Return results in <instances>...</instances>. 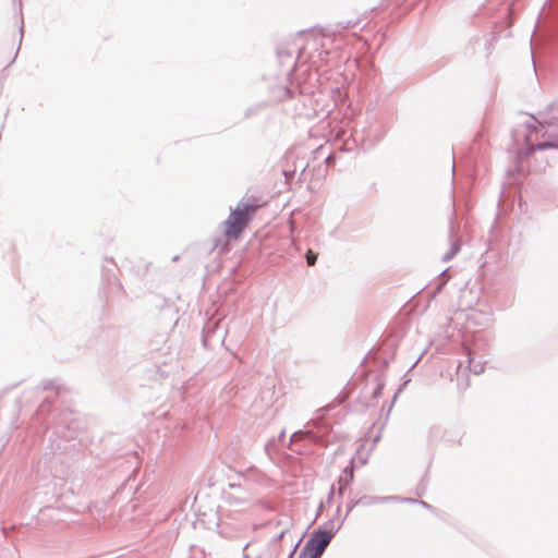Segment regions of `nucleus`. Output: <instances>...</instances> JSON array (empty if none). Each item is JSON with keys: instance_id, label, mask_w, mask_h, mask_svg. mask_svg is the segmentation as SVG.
Masks as SVG:
<instances>
[{"instance_id": "9", "label": "nucleus", "mask_w": 558, "mask_h": 558, "mask_svg": "<svg viewBox=\"0 0 558 558\" xmlns=\"http://www.w3.org/2000/svg\"><path fill=\"white\" fill-rule=\"evenodd\" d=\"M301 438H310L311 440H313L315 442L320 441V436L315 434V432L312 428H307L306 430L294 432L290 438V444H293V442L300 440Z\"/></svg>"}, {"instance_id": "23", "label": "nucleus", "mask_w": 558, "mask_h": 558, "mask_svg": "<svg viewBox=\"0 0 558 558\" xmlns=\"http://www.w3.org/2000/svg\"><path fill=\"white\" fill-rule=\"evenodd\" d=\"M253 113V109H247L245 112V117H250Z\"/></svg>"}, {"instance_id": "3", "label": "nucleus", "mask_w": 558, "mask_h": 558, "mask_svg": "<svg viewBox=\"0 0 558 558\" xmlns=\"http://www.w3.org/2000/svg\"><path fill=\"white\" fill-rule=\"evenodd\" d=\"M341 524L342 522L336 530H326L324 527L315 530L301 550L302 558H320Z\"/></svg>"}, {"instance_id": "27", "label": "nucleus", "mask_w": 558, "mask_h": 558, "mask_svg": "<svg viewBox=\"0 0 558 558\" xmlns=\"http://www.w3.org/2000/svg\"><path fill=\"white\" fill-rule=\"evenodd\" d=\"M401 391V388L395 393L392 402L398 398V393Z\"/></svg>"}, {"instance_id": "21", "label": "nucleus", "mask_w": 558, "mask_h": 558, "mask_svg": "<svg viewBox=\"0 0 558 558\" xmlns=\"http://www.w3.org/2000/svg\"><path fill=\"white\" fill-rule=\"evenodd\" d=\"M326 162L329 165L331 162H333V156L332 155H329L327 158H326Z\"/></svg>"}, {"instance_id": "25", "label": "nucleus", "mask_w": 558, "mask_h": 558, "mask_svg": "<svg viewBox=\"0 0 558 558\" xmlns=\"http://www.w3.org/2000/svg\"><path fill=\"white\" fill-rule=\"evenodd\" d=\"M284 435H286V433H284V430H282V432L279 434V437H278V438H279V440L283 439V438H284Z\"/></svg>"}, {"instance_id": "15", "label": "nucleus", "mask_w": 558, "mask_h": 558, "mask_svg": "<svg viewBox=\"0 0 558 558\" xmlns=\"http://www.w3.org/2000/svg\"><path fill=\"white\" fill-rule=\"evenodd\" d=\"M291 526V523H289L288 521L286 522L284 524V527L280 531V533L275 537V542H280L283 537H284V534L289 531Z\"/></svg>"}, {"instance_id": "7", "label": "nucleus", "mask_w": 558, "mask_h": 558, "mask_svg": "<svg viewBox=\"0 0 558 558\" xmlns=\"http://www.w3.org/2000/svg\"><path fill=\"white\" fill-rule=\"evenodd\" d=\"M392 499L393 498H390V496L380 497V496L363 495L360 498H357V502H360L361 506H363V507H369V506L378 505V504L392 502Z\"/></svg>"}, {"instance_id": "29", "label": "nucleus", "mask_w": 558, "mask_h": 558, "mask_svg": "<svg viewBox=\"0 0 558 558\" xmlns=\"http://www.w3.org/2000/svg\"><path fill=\"white\" fill-rule=\"evenodd\" d=\"M21 38L23 37V27L20 28Z\"/></svg>"}, {"instance_id": "5", "label": "nucleus", "mask_w": 558, "mask_h": 558, "mask_svg": "<svg viewBox=\"0 0 558 558\" xmlns=\"http://www.w3.org/2000/svg\"><path fill=\"white\" fill-rule=\"evenodd\" d=\"M522 126L525 130L524 141L526 143V148H525V150H523V151H521L519 154L520 158L527 157L531 154H533L535 150H544V149H549V148H558V141H544V142H541V143H537V144H532L531 143V136L534 133L538 132V126L536 125L535 122L527 121Z\"/></svg>"}, {"instance_id": "22", "label": "nucleus", "mask_w": 558, "mask_h": 558, "mask_svg": "<svg viewBox=\"0 0 558 558\" xmlns=\"http://www.w3.org/2000/svg\"><path fill=\"white\" fill-rule=\"evenodd\" d=\"M275 445V440H269L266 446H265V449L268 450L270 446Z\"/></svg>"}, {"instance_id": "2", "label": "nucleus", "mask_w": 558, "mask_h": 558, "mask_svg": "<svg viewBox=\"0 0 558 558\" xmlns=\"http://www.w3.org/2000/svg\"><path fill=\"white\" fill-rule=\"evenodd\" d=\"M258 205L241 201L230 213L226 221L225 233L228 238L236 239L255 215Z\"/></svg>"}, {"instance_id": "8", "label": "nucleus", "mask_w": 558, "mask_h": 558, "mask_svg": "<svg viewBox=\"0 0 558 558\" xmlns=\"http://www.w3.org/2000/svg\"><path fill=\"white\" fill-rule=\"evenodd\" d=\"M353 478H354L353 469L347 466L343 470L342 474L340 475V477L338 480V485H339L338 494H339V496L343 495L344 489L352 483Z\"/></svg>"}, {"instance_id": "20", "label": "nucleus", "mask_w": 558, "mask_h": 558, "mask_svg": "<svg viewBox=\"0 0 558 558\" xmlns=\"http://www.w3.org/2000/svg\"><path fill=\"white\" fill-rule=\"evenodd\" d=\"M287 521L290 523V519H288V518H287V519H284V520H279V521L277 522V524H278V525H282V529H283V527H284V524H286V522H287Z\"/></svg>"}, {"instance_id": "16", "label": "nucleus", "mask_w": 558, "mask_h": 558, "mask_svg": "<svg viewBox=\"0 0 558 558\" xmlns=\"http://www.w3.org/2000/svg\"><path fill=\"white\" fill-rule=\"evenodd\" d=\"M384 389V384H378L373 391V398L377 399L381 396Z\"/></svg>"}, {"instance_id": "18", "label": "nucleus", "mask_w": 558, "mask_h": 558, "mask_svg": "<svg viewBox=\"0 0 558 558\" xmlns=\"http://www.w3.org/2000/svg\"><path fill=\"white\" fill-rule=\"evenodd\" d=\"M320 426H322V429H318V433H316V434L319 435L322 438L327 433L328 427L325 426L324 424H320Z\"/></svg>"}, {"instance_id": "17", "label": "nucleus", "mask_w": 558, "mask_h": 558, "mask_svg": "<svg viewBox=\"0 0 558 558\" xmlns=\"http://www.w3.org/2000/svg\"><path fill=\"white\" fill-rule=\"evenodd\" d=\"M329 54V51L328 50H320L319 53H318V58L322 60V61H325L326 60V57Z\"/></svg>"}, {"instance_id": "28", "label": "nucleus", "mask_w": 558, "mask_h": 558, "mask_svg": "<svg viewBox=\"0 0 558 558\" xmlns=\"http://www.w3.org/2000/svg\"><path fill=\"white\" fill-rule=\"evenodd\" d=\"M447 271H448L447 269L442 270V272L440 274V276H441V277H445V276H446V274H447Z\"/></svg>"}, {"instance_id": "26", "label": "nucleus", "mask_w": 558, "mask_h": 558, "mask_svg": "<svg viewBox=\"0 0 558 558\" xmlns=\"http://www.w3.org/2000/svg\"><path fill=\"white\" fill-rule=\"evenodd\" d=\"M296 545H299V543H298ZM296 547H298V546H295V547L293 548V550L291 551V554H290V557H289V558H292V556L294 555V553H295V550H296Z\"/></svg>"}, {"instance_id": "19", "label": "nucleus", "mask_w": 558, "mask_h": 558, "mask_svg": "<svg viewBox=\"0 0 558 558\" xmlns=\"http://www.w3.org/2000/svg\"><path fill=\"white\" fill-rule=\"evenodd\" d=\"M418 504H420L423 508H425V509H427V510H434L433 506H432V505H429V504H428V502H426V501L418 500Z\"/></svg>"}, {"instance_id": "1", "label": "nucleus", "mask_w": 558, "mask_h": 558, "mask_svg": "<svg viewBox=\"0 0 558 558\" xmlns=\"http://www.w3.org/2000/svg\"><path fill=\"white\" fill-rule=\"evenodd\" d=\"M48 442L50 451L45 452L33 468L32 476L39 485L46 486V482L51 478L53 485L58 486L66 473L62 454L69 447V440L59 437L58 430H51L48 434Z\"/></svg>"}, {"instance_id": "10", "label": "nucleus", "mask_w": 558, "mask_h": 558, "mask_svg": "<svg viewBox=\"0 0 558 558\" xmlns=\"http://www.w3.org/2000/svg\"><path fill=\"white\" fill-rule=\"evenodd\" d=\"M465 350H466V362H468V366H469L470 371L473 372L475 375L483 373L484 363L481 360L476 361L469 348H465Z\"/></svg>"}, {"instance_id": "4", "label": "nucleus", "mask_w": 558, "mask_h": 558, "mask_svg": "<svg viewBox=\"0 0 558 558\" xmlns=\"http://www.w3.org/2000/svg\"><path fill=\"white\" fill-rule=\"evenodd\" d=\"M223 500L235 510L242 511L253 505L254 497L248 487L242 484L231 483L223 490Z\"/></svg>"}, {"instance_id": "13", "label": "nucleus", "mask_w": 558, "mask_h": 558, "mask_svg": "<svg viewBox=\"0 0 558 558\" xmlns=\"http://www.w3.org/2000/svg\"><path fill=\"white\" fill-rule=\"evenodd\" d=\"M392 499V502H409V504H415L418 502V500L410 497H399V496H390Z\"/></svg>"}, {"instance_id": "12", "label": "nucleus", "mask_w": 558, "mask_h": 558, "mask_svg": "<svg viewBox=\"0 0 558 558\" xmlns=\"http://www.w3.org/2000/svg\"><path fill=\"white\" fill-rule=\"evenodd\" d=\"M306 263L308 266L315 265L317 260V254L314 253L312 250H308L305 254Z\"/></svg>"}, {"instance_id": "24", "label": "nucleus", "mask_w": 558, "mask_h": 558, "mask_svg": "<svg viewBox=\"0 0 558 558\" xmlns=\"http://www.w3.org/2000/svg\"><path fill=\"white\" fill-rule=\"evenodd\" d=\"M446 283V279H442L441 282L438 284V290L441 289V287Z\"/></svg>"}, {"instance_id": "14", "label": "nucleus", "mask_w": 558, "mask_h": 558, "mask_svg": "<svg viewBox=\"0 0 558 558\" xmlns=\"http://www.w3.org/2000/svg\"><path fill=\"white\" fill-rule=\"evenodd\" d=\"M356 506H361L360 502H357V499H351L348 504H347V511H345V515H344V519L349 515V513L356 507Z\"/></svg>"}, {"instance_id": "11", "label": "nucleus", "mask_w": 558, "mask_h": 558, "mask_svg": "<svg viewBox=\"0 0 558 558\" xmlns=\"http://www.w3.org/2000/svg\"><path fill=\"white\" fill-rule=\"evenodd\" d=\"M44 390H56L57 393H59V386H57V383L54 380H45L43 383Z\"/></svg>"}, {"instance_id": "6", "label": "nucleus", "mask_w": 558, "mask_h": 558, "mask_svg": "<svg viewBox=\"0 0 558 558\" xmlns=\"http://www.w3.org/2000/svg\"><path fill=\"white\" fill-rule=\"evenodd\" d=\"M449 239H450V248L447 253H445L441 257L442 262L451 260L461 250L462 240L458 235L453 222H450L449 228Z\"/></svg>"}]
</instances>
